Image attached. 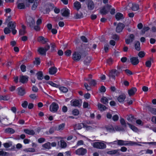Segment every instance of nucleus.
Listing matches in <instances>:
<instances>
[{"label":"nucleus","mask_w":156,"mask_h":156,"mask_svg":"<svg viewBox=\"0 0 156 156\" xmlns=\"http://www.w3.org/2000/svg\"><path fill=\"white\" fill-rule=\"evenodd\" d=\"M50 45L47 44L44 47H39L37 49V51L41 55H45L46 54V51L50 49Z\"/></svg>","instance_id":"f257e3e1"},{"label":"nucleus","mask_w":156,"mask_h":156,"mask_svg":"<svg viewBox=\"0 0 156 156\" xmlns=\"http://www.w3.org/2000/svg\"><path fill=\"white\" fill-rule=\"evenodd\" d=\"M92 146L94 148L99 149H103L106 147V145L101 142H95L92 144Z\"/></svg>","instance_id":"f03ea898"},{"label":"nucleus","mask_w":156,"mask_h":156,"mask_svg":"<svg viewBox=\"0 0 156 156\" xmlns=\"http://www.w3.org/2000/svg\"><path fill=\"white\" fill-rule=\"evenodd\" d=\"M16 24V23L15 22L10 21L9 23L7 26L11 30L12 32L14 35L17 32L16 30L15 29Z\"/></svg>","instance_id":"7ed1b4c3"},{"label":"nucleus","mask_w":156,"mask_h":156,"mask_svg":"<svg viewBox=\"0 0 156 156\" xmlns=\"http://www.w3.org/2000/svg\"><path fill=\"white\" fill-rule=\"evenodd\" d=\"M81 55L80 52L76 51L73 52L72 55V58L75 61H78L81 58Z\"/></svg>","instance_id":"20e7f679"},{"label":"nucleus","mask_w":156,"mask_h":156,"mask_svg":"<svg viewBox=\"0 0 156 156\" xmlns=\"http://www.w3.org/2000/svg\"><path fill=\"white\" fill-rule=\"evenodd\" d=\"M116 69H113L110 70L108 75L109 79L115 80V76H118L119 75L118 74H116Z\"/></svg>","instance_id":"39448f33"},{"label":"nucleus","mask_w":156,"mask_h":156,"mask_svg":"<svg viewBox=\"0 0 156 156\" xmlns=\"http://www.w3.org/2000/svg\"><path fill=\"white\" fill-rule=\"evenodd\" d=\"M127 9H131L134 11L137 10L139 9V5L135 3L132 4L129 3L126 7Z\"/></svg>","instance_id":"423d86ee"},{"label":"nucleus","mask_w":156,"mask_h":156,"mask_svg":"<svg viewBox=\"0 0 156 156\" xmlns=\"http://www.w3.org/2000/svg\"><path fill=\"white\" fill-rule=\"evenodd\" d=\"M82 103L81 99L73 100L70 102V104L72 106L80 107Z\"/></svg>","instance_id":"0eeeda50"},{"label":"nucleus","mask_w":156,"mask_h":156,"mask_svg":"<svg viewBox=\"0 0 156 156\" xmlns=\"http://www.w3.org/2000/svg\"><path fill=\"white\" fill-rule=\"evenodd\" d=\"M58 108V105L57 104L53 102L50 106L49 110L52 112H55L57 111Z\"/></svg>","instance_id":"6e6552de"},{"label":"nucleus","mask_w":156,"mask_h":156,"mask_svg":"<svg viewBox=\"0 0 156 156\" xmlns=\"http://www.w3.org/2000/svg\"><path fill=\"white\" fill-rule=\"evenodd\" d=\"M27 24L29 26L33 28L35 24L34 18L30 16H28L27 17Z\"/></svg>","instance_id":"1a4fd4ad"},{"label":"nucleus","mask_w":156,"mask_h":156,"mask_svg":"<svg viewBox=\"0 0 156 156\" xmlns=\"http://www.w3.org/2000/svg\"><path fill=\"white\" fill-rule=\"evenodd\" d=\"M125 27V25L121 23H118L117 25L115 31L118 33H120L122 32V30Z\"/></svg>","instance_id":"9d476101"},{"label":"nucleus","mask_w":156,"mask_h":156,"mask_svg":"<svg viewBox=\"0 0 156 156\" xmlns=\"http://www.w3.org/2000/svg\"><path fill=\"white\" fill-rule=\"evenodd\" d=\"M61 13L63 16L68 17L69 16L70 11L67 8H64L61 10Z\"/></svg>","instance_id":"9b49d317"},{"label":"nucleus","mask_w":156,"mask_h":156,"mask_svg":"<svg viewBox=\"0 0 156 156\" xmlns=\"http://www.w3.org/2000/svg\"><path fill=\"white\" fill-rule=\"evenodd\" d=\"M87 9L89 10H93L95 7L94 4L93 2L91 0H89L87 2Z\"/></svg>","instance_id":"f8f14e48"},{"label":"nucleus","mask_w":156,"mask_h":156,"mask_svg":"<svg viewBox=\"0 0 156 156\" xmlns=\"http://www.w3.org/2000/svg\"><path fill=\"white\" fill-rule=\"evenodd\" d=\"M87 152V150L83 148L78 149L76 151V154L78 155H84Z\"/></svg>","instance_id":"ddd939ff"},{"label":"nucleus","mask_w":156,"mask_h":156,"mask_svg":"<svg viewBox=\"0 0 156 156\" xmlns=\"http://www.w3.org/2000/svg\"><path fill=\"white\" fill-rule=\"evenodd\" d=\"M25 3V0H18V8L20 9H24L25 8L24 4Z\"/></svg>","instance_id":"4468645a"},{"label":"nucleus","mask_w":156,"mask_h":156,"mask_svg":"<svg viewBox=\"0 0 156 156\" xmlns=\"http://www.w3.org/2000/svg\"><path fill=\"white\" fill-rule=\"evenodd\" d=\"M135 38L134 35L133 34H130L129 37L128 38L126 39L125 41L126 44H129L132 43L134 40Z\"/></svg>","instance_id":"2eb2a0df"},{"label":"nucleus","mask_w":156,"mask_h":156,"mask_svg":"<svg viewBox=\"0 0 156 156\" xmlns=\"http://www.w3.org/2000/svg\"><path fill=\"white\" fill-rule=\"evenodd\" d=\"M37 41L40 43L42 44H45L48 41V40L47 38H44L43 36H40L37 39Z\"/></svg>","instance_id":"dca6fc26"},{"label":"nucleus","mask_w":156,"mask_h":156,"mask_svg":"<svg viewBox=\"0 0 156 156\" xmlns=\"http://www.w3.org/2000/svg\"><path fill=\"white\" fill-rule=\"evenodd\" d=\"M17 90L18 91V95L20 96H23L26 93L25 89L21 87L18 88Z\"/></svg>","instance_id":"f3484780"},{"label":"nucleus","mask_w":156,"mask_h":156,"mask_svg":"<svg viewBox=\"0 0 156 156\" xmlns=\"http://www.w3.org/2000/svg\"><path fill=\"white\" fill-rule=\"evenodd\" d=\"M28 77L26 76H20L19 81L23 83H27L28 81Z\"/></svg>","instance_id":"a211bd4d"},{"label":"nucleus","mask_w":156,"mask_h":156,"mask_svg":"<svg viewBox=\"0 0 156 156\" xmlns=\"http://www.w3.org/2000/svg\"><path fill=\"white\" fill-rule=\"evenodd\" d=\"M92 59L90 56H87L85 57L83 61L84 64L86 66L89 65Z\"/></svg>","instance_id":"6ab92c4d"},{"label":"nucleus","mask_w":156,"mask_h":156,"mask_svg":"<svg viewBox=\"0 0 156 156\" xmlns=\"http://www.w3.org/2000/svg\"><path fill=\"white\" fill-rule=\"evenodd\" d=\"M130 61L133 65H137L139 62L137 57H132L130 59Z\"/></svg>","instance_id":"aec40b11"},{"label":"nucleus","mask_w":156,"mask_h":156,"mask_svg":"<svg viewBox=\"0 0 156 156\" xmlns=\"http://www.w3.org/2000/svg\"><path fill=\"white\" fill-rule=\"evenodd\" d=\"M137 91L136 88L133 87L128 90V93L129 96L133 95Z\"/></svg>","instance_id":"412c9836"},{"label":"nucleus","mask_w":156,"mask_h":156,"mask_svg":"<svg viewBox=\"0 0 156 156\" xmlns=\"http://www.w3.org/2000/svg\"><path fill=\"white\" fill-rule=\"evenodd\" d=\"M119 150L118 149L113 150L111 151H109L106 152L107 154L111 155L118 154H119Z\"/></svg>","instance_id":"4be33fe9"},{"label":"nucleus","mask_w":156,"mask_h":156,"mask_svg":"<svg viewBox=\"0 0 156 156\" xmlns=\"http://www.w3.org/2000/svg\"><path fill=\"white\" fill-rule=\"evenodd\" d=\"M57 71V69L55 66L51 67L49 69V73L51 75H54L56 73Z\"/></svg>","instance_id":"5701e85b"},{"label":"nucleus","mask_w":156,"mask_h":156,"mask_svg":"<svg viewBox=\"0 0 156 156\" xmlns=\"http://www.w3.org/2000/svg\"><path fill=\"white\" fill-rule=\"evenodd\" d=\"M73 6L75 9L78 11L81 8V4L79 2L76 1L74 3Z\"/></svg>","instance_id":"b1692460"},{"label":"nucleus","mask_w":156,"mask_h":156,"mask_svg":"<svg viewBox=\"0 0 156 156\" xmlns=\"http://www.w3.org/2000/svg\"><path fill=\"white\" fill-rule=\"evenodd\" d=\"M77 127L79 129H81L82 127H85L87 129H90L91 128L90 126H86L83 123L78 124Z\"/></svg>","instance_id":"393cba45"},{"label":"nucleus","mask_w":156,"mask_h":156,"mask_svg":"<svg viewBox=\"0 0 156 156\" xmlns=\"http://www.w3.org/2000/svg\"><path fill=\"white\" fill-rule=\"evenodd\" d=\"M126 98V95L124 94H122L119 95L118 98V101L120 103L123 102Z\"/></svg>","instance_id":"a878e982"},{"label":"nucleus","mask_w":156,"mask_h":156,"mask_svg":"<svg viewBox=\"0 0 156 156\" xmlns=\"http://www.w3.org/2000/svg\"><path fill=\"white\" fill-rule=\"evenodd\" d=\"M117 142L118 145L119 146L126 145L127 141H124L122 140H118L115 141Z\"/></svg>","instance_id":"bb28decb"},{"label":"nucleus","mask_w":156,"mask_h":156,"mask_svg":"<svg viewBox=\"0 0 156 156\" xmlns=\"http://www.w3.org/2000/svg\"><path fill=\"white\" fill-rule=\"evenodd\" d=\"M65 126V123H62L59 125L58 126L55 127L56 130L58 131L62 130L64 129Z\"/></svg>","instance_id":"cd10ccee"},{"label":"nucleus","mask_w":156,"mask_h":156,"mask_svg":"<svg viewBox=\"0 0 156 156\" xmlns=\"http://www.w3.org/2000/svg\"><path fill=\"white\" fill-rule=\"evenodd\" d=\"M83 15L82 12H78L75 14L74 16V18L75 19H79L83 18Z\"/></svg>","instance_id":"c85d7f7f"},{"label":"nucleus","mask_w":156,"mask_h":156,"mask_svg":"<svg viewBox=\"0 0 156 156\" xmlns=\"http://www.w3.org/2000/svg\"><path fill=\"white\" fill-rule=\"evenodd\" d=\"M115 17L117 20H119L124 18L123 15L119 12H118L116 14Z\"/></svg>","instance_id":"c756f323"},{"label":"nucleus","mask_w":156,"mask_h":156,"mask_svg":"<svg viewBox=\"0 0 156 156\" xmlns=\"http://www.w3.org/2000/svg\"><path fill=\"white\" fill-rule=\"evenodd\" d=\"M97 106L98 109L101 111H103L107 109L106 107L100 103H98Z\"/></svg>","instance_id":"7c9ffc66"},{"label":"nucleus","mask_w":156,"mask_h":156,"mask_svg":"<svg viewBox=\"0 0 156 156\" xmlns=\"http://www.w3.org/2000/svg\"><path fill=\"white\" fill-rule=\"evenodd\" d=\"M37 78L38 80H41L43 79V73L42 72L39 71L36 73Z\"/></svg>","instance_id":"2f4dec72"},{"label":"nucleus","mask_w":156,"mask_h":156,"mask_svg":"<svg viewBox=\"0 0 156 156\" xmlns=\"http://www.w3.org/2000/svg\"><path fill=\"white\" fill-rule=\"evenodd\" d=\"M24 131L25 133L29 135H34L35 134V132L33 130L24 129Z\"/></svg>","instance_id":"473e14b6"},{"label":"nucleus","mask_w":156,"mask_h":156,"mask_svg":"<svg viewBox=\"0 0 156 156\" xmlns=\"http://www.w3.org/2000/svg\"><path fill=\"white\" fill-rule=\"evenodd\" d=\"M135 47L136 50L139 51L140 50V43L138 41H135Z\"/></svg>","instance_id":"72a5a7b5"},{"label":"nucleus","mask_w":156,"mask_h":156,"mask_svg":"<svg viewBox=\"0 0 156 156\" xmlns=\"http://www.w3.org/2000/svg\"><path fill=\"white\" fill-rule=\"evenodd\" d=\"M114 129L115 130L117 131H125V129L122 127L119 126H115L114 127Z\"/></svg>","instance_id":"f704fd0d"},{"label":"nucleus","mask_w":156,"mask_h":156,"mask_svg":"<svg viewBox=\"0 0 156 156\" xmlns=\"http://www.w3.org/2000/svg\"><path fill=\"white\" fill-rule=\"evenodd\" d=\"M153 61V59L151 58H150L149 60L145 62L146 66L148 68L150 67L151 66L152 62Z\"/></svg>","instance_id":"c9c22d12"},{"label":"nucleus","mask_w":156,"mask_h":156,"mask_svg":"<svg viewBox=\"0 0 156 156\" xmlns=\"http://www.w3.org/2000/svg\"><path fill=\"white\" fill-rule=\"evenodd\" d=\"M127 124L129 126V128L133 131L135 132H137L138 131V129L134 126L127 122Z\"/></svg>","instance_id":"e433bc0d"},{"label":"nucleus","mask_w":156,"mask_h":156,"mask_svg":"<svg viewBox=\"0 0 156 156\" xmlns=\"http://www.w3.org/2000/svg\"><path fill=\"white\" fill-rule=\"evenodd\" d=\"M42 147L45 149H49L51 148V143L50 142H47L42 145Z\"/></svg>","instance_id":"4c0bfd02"},{"label":"nucleus","mask_w":156,"mask_h":156,"mask_svg":"<svg viewBox=\"0 0 156 156\" xmlns=\"http://www.w3.org/2000/svg\"><path fill=\"white\" fill-rule=\"evenodd\" d=\"M127 119L129 122L133 123L135 122V119L133 116L131 115H128Z\"/></svg>","instance_id":"58836bf2"},{"label":"nucleus","mask_w":156,"mask_h":156,"mask_svg":"<svg viewBox=\"0 0 156 156\" xmlns=\"http://www.w3.org/2000/svg\"><path fill=\"white\" fill-rule=\"evenodd\" d=\"M61 92L63 93H66L68 91V89L67 87H58Z\"/></svg>","instance_id":"ea45409f"},{"label":"nucleus","mask_w":156,"mask_h":156,"mask_svg":"<svg viewBox=\"0 0 156 156\" xmlns=\"http://www.w3.org/2000/svg\"><path fill=\"white\" fill-rule=\"evenodd\" d=\"M106 128L107 130L109 132H115L114 127L111 125L108 126Z\"/></svg>","instance_id":"a19ab883"},{"label":"nucleus","mask_w":156,"mask_h":156,"mask_svg":"<svg viewBox=\"0 0 156 156\" xmlns=\"http://www.w3.org/2000/svg\"><path fill=\"white\" fill-rule=\"evenodd\" d=\"M5 133L12 134L15 132V130L11 128H7L5 129Z\"/></svg>","instance_id":"79ce46f5"},{"label":"nucleus","mask_w":156,"mask_h":156,"mask_svg":"<svg viewBox=\"0 0 156 156\" xmlns=\"http://www.w3.org/2000/svg\"><path fill=\"white\" fill-rule=\"evenodd\" d=\"M120 121L121 125L124 126V128H126L127 125L125 120L121 118L120 120Z\"/></svg>","instance_id":"37998d69"},{"label":"nucleus","mask_w":156,"mask_h":156,"mask_svg":"<svg viewBox=\"0 0 156 156\" xmlns=\"http://www.w3.org/2000/svg\"><path fill=\"white\" fill-rule=\"evenodd\" d=\"M148 109L149 111L152 114L156 115V108L149 107Z\"/></svg>","instance_id":"c03bdc74"},{"label":"nucleus","mask_w":156,"mask_h":156,"mask_svg":"<svg viewBox=\"0 0 156 156\" xmlns=\"http://www.w3.org/2000/svg\"><path fill=\"white\" fill-rule=\"evenodd\" d=\"M150 28L148 27H144L141 31V34H144L145 32L148 30Z\"/></svg>","instance_id":"a18cd8bd"},{"label":"nucleus","mask_w":156,"mask_h":156,"mask_svg":"<svg viewBox=\"0 0 156 156\" xmlns=\"http://www.w3.org/2000/svg\"><path fill=\"white\" fill-rule=\"evenodd\" d=\"M101 101L105 104H108V99L105 97H103L101 99Z\"/></svg>","instance_id":"49530a36"},{"label":"nucleus","mask_w":156,"mask_h":156,"mask_svg":"<svg viewBox=\"0 0 156 156\" xmlns=\"http://www.w3.org/2000/svg\"><path fill=\"white\" fill-rule=\"evenodd\" d=\"M60 142V147L62 148H64L66 147L67 144L66 142L63 140H61Z\"/></svg>","instance_id":"de8ad7c7"},{"label":"nucleus","mask_w":156,"mask_h":156,"mask_svg":"<svg viewBox=\"0 0 156 156\" xmlns=\"http://www.w3.org/2000/svg\"><path fill=\"white\" fill-rule=\"evenodd\" d=\"M123 68V67H122L118 66L117 67V69H116L117 72L116 74H118L119 75L120 73L122 70Z\"/></svg>","instance_id":"09e8293b"},{"label":"nucleus","mask_w":156,"mask_h":156,"mask_svg":"<svg viewBox=\"0 0 156 156\" xmlns=\"http://www.w3.org/2000/svg\"><path fill=\"white\" fill-rule=\"evenodd\" d=\"M105 7H103L100 11V12L102 15H105L108 13Z\"/></svg>","instance_id":"8fccbe9b"},{"label":"nucleus","mask_w":156,"mask_h":156,"mask_svg":"<svg viewBox=\"0 0 156 156\" xmlns=\"http://www.w3.org/2000/svg\"><path fill=\"white\" fill-rule=\"evenodd\" d=\"M97 84V81L96 80L93 79H91L89 84L91 86H95Z\"/></svg>","instance_id":"3c124183"},{"label":"nucleus","mask_w":156,"mask_h":156,"mask_svg":"<svg viewBox=\"0 0 156 156\" xmlns=\"http://www.w3.org/2000/svg\"><path fill=\"white\" fill-rule=\"evenodd\" d=\"M48 83L51 85V86L55 87H59V85L55 83H54L53 82L51 81H49L48 82Z\"/></svg>","instance_id":"603ef678"},{"label":"nucleus","mask_w":156,"mask_h":156,"mask_svg":"<svg viewBox=\"0 0 156 156\" xmlns=\"http://www.w3.org/2000/svg\"><path fill=\"white\" fill-rule=\"evenodd\" d=\"M137 144V143L135 142L132 141H127L126 145L133 146Z\"/></svg>","instance_id":"864d4df0"},{"label":"nucleus","mask_w":156,"mask_h":156,"mask_svg":"<svg viewBox=\"0 0 156 156\" xmlns=\"http://www.w3.org/2000/svg\"><path fill=\"white\" fill-rule=\"evenodd\" d=\"M4 32L5 34H7L10 33L11 30L8 27L5 28V29L4 30Z\"/></svg>","instance_id":"5fc2aeb1"},{"label":"nucleus","mask_w":156,"mask_h":156,"mask_svg":"<svg viewBox=\"0 0 156 156\" xmlns=\"http://www.w3.org/2000/svg\"><path fill=\"white\" fill-rule=\"evenodd\" d=\"M37 95L35 94H31L29 95V97L32 99H36L37 97Z\"/></svg>","instance_id":"6e6d98bb"},{"label":"nucleus","mask_w":156,"mask_h":156,"mask_svg":"<svg viewBox=\"0 0 156 156\" xmlns=\"http://www.w3.org/2000/svg\"><path fill=\"white\" fill-rule=\"evenodd\" d=\"M8 154L5 151H0V156H7L8 155Z\"/></svg>","instance_id":"4d7b16f0"},{"label":"nucleus","mask_w":156,"mask_h":156,"mask_svg":"<svg viewBox=\"0 0 156 156\" xmlns=\"http://www.w3.org/2000/svg\"><path fill=\"white\" fill-rule=\"evenodd\" d=\"M145 53L143 51H141L138 54V56L141 58L144 57L145 55Z\"/></svg>","instance_id":"13d9d810"},{"label":"nucleus","mask_w":156,"mask_h":156,"mask_svg":"<svg viewBox=\"0 0 156 156\" xmlns=\"http://www.w3.org/2000/svg\"><path fill=\"white\" fill-rule=\"evenodd\" d=\"M71 53L72 51L71 50H68L65 52L64 54L66 56H69L71 55Z\"/></svg>","instance_id":"bf43d9fd"},{"label":"nucleus","mask_w":156,"mask_h":156,"mask_svg":"<svg viewBox=\"0 0 156 156\" xmlns=\"http://www.w3.org/2000/svg\"><path fill=\"white\" fill-rule=\"evenodd\" d=\"M38 4L37 2H34L33 5L32 6L31 9L32 10H35L37 7Z\"/></svg>","instance_id":"052dcab7"},{"label":"nucleus","mask_w":156,"mask_h":156,"mask_svg":"<svg viewBox=\"0 0 156 156\" xmlns=\"http://www.w3.org/2000/svg\"><path fill=\"white\" fill-rule=\"evenodd\" d=\"M79 113V112L78 110L77 109H74L73 111V114L75 115H77Z\"/></svg>","instance_id":"680f3d73"},{"label":"nucleus","mask_w":156,"mask_h":156,"mask_svg":"<svg viewBox=\"0 0 156 156\" xmlns=\"http://www.w3.org/2000/svg\"><path fill=\"white\" fill-rule=\"evenodd\" d=\"M3 145L5 147L7 148L11 146L12 144L11 143H5Z\"/></svg>","instance_id":"e2e57ef3"},{"label":"nucleus","mask_w":156,"mask_h":156,"mask_svg":"<svg viewBox=\"0 0 156 156\" xmlns=\"http://www.w3.org/2000/svg\"><path fill=\"white\" fill-rule=\"evenodd\" d=\"M26 33L25 30L24 29H20L19 31V34L20 35H24Z\"/></svg>","instance_id":"0e129e2a"},{"label":"nucleus","mask_w":156,"mask_h":156,"mask_svg":"<svg viewBox=\"0 0 156 156\" xmlns=\"http://www.w3.org/2000/svg\"><path fill=\"white\" fill-rule=\"evenodd\" d=\"M25 151L27 152H34L35 151V149L33 148H30L26 149Z\"/></svg>","instance_id":"69168bd1"},{"label":"nucleus","mask_w":156,"mask_h":156,"mask_svg":"<svg viewBox=\"0 0 156 156\" xmlns=\"http://www.w3.org/2000/svg\"><path fill=\"white\" fill-rule=\"evenodd\" d=\"M20 69L22 72H25L26 71V66L24 65H22L20 66Z\"/></svg>","instance_id":"338daca9"},{"label":"nucleus","mask_w":156,"mask_h":156,"mask_svg":"<svg viewBox=\"0 0 156 156\" xmlns=\"http://www.w3.org/2000/svg\"><path fill=\"white\" fill-rule=\"evenodd\" d=\"M84 86L87 90H91V87L90 86H89L87 83H84Z\"/></svg>","instance_id":"774afa93"}]
</instances>
